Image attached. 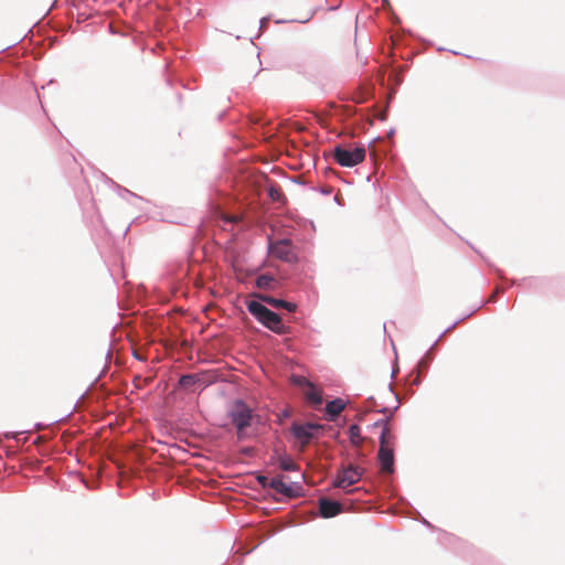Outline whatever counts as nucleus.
<instances>
[{"instance_id": "12", "label": "nucleus", "mask_w": 565, "mask_h": 565, "mask_svg": "<svg viewBox=\"0 0 565 565\" xmlns=\"http://www.w3.org/2000/svg\"><path fill=\"white\" fill-rule=\"evenodd\" d=\"M254 297L258 298L260 301L266 302L267 305L274 308H284L289 312L295 311L296 305L292 302H288L281 299H276L271 296L263 295V294H254Z\"/></svg>"}, {"instance_id": "1", "label": "nucleus", "mask_w": 565, "mask_h": 565, "mask_svg": "<svg viewBox=\"0 0 565 565\" xmlns=\"http://www.w3.org/2000/svg\"><path fill=\"white\" fill-rule=\"evenodd\" d=\"M392 414L384 419L377 420L372 425V428H381L380 434V449L377 454L379 461L382 470L386 473L393 472L394 467V445L395 435L392 431L390 424Z\"/></svg>"}, {"instance_id": "21", "label": "nucleus", "mask_w": 565, "mask_h": 565, "mask_svg": "<svg viewBox=\"0 0 565 565\" xmlns=\"http://www.w3.org/2000/svg\"><path fill=\"white\" fill-rule=\"evenodd\" d=\"M284 416H285V417L290 416V412H289L288 409H286V411L284 412Z\"/></svg>"}, {"instance_id": "5", "label": "nucleus", "mask_w": 565, "mask_h": 565, "mask_svg": "<svg viewBox=\"0 0 565 565\" xmlns=\"http://www.w3.org/2000/svg\"><path fill=\"white\" fill-rule=\"evenodd\" d=\"M347 405L348 402L341 397L328 401L324 408L322 409V416L320 419L335 423V427H340L341 425L338 424V419L340 418L342 412L345 409Z\"/></svg>"}, {"instance_id": "23", "label": "nucleus", "mask_w": 565, "mask_h": 565, "mask_svg": "<svg viewBox=\"0 0 565 565\" xmlns=\"http://www.w3.org/2000/svg\"><path fill=\"white\" fill-rule=\"evenodd\" d=\"M319 401H320V404H321V403H322V396H321V395H320V397H319Z\"/></svg>"}, {"instance_id": "18", "label": "nucleus", "mask_w": 565, "mask_h": 565, "mask_svg": "<svg viewBox=\"0 0 565 565\" xmlns=\"http://www.w3.org/2000/svg\"><path fill=\"white\" fill-rule=\"evenodd\" d=\"M195 383V376L194 375H183L180 379V385L183 387H188Z\"/></svg>"}, {"instance_id": "19", "label": "nucleus", "mask_w": 565, "mask_h": 565, "mask_svg": "<svg viewBox=\"0 0 565 565\" xmlns=\"http://www.w3.org/2000/svg\"><path fill=\"white\" fill-rule=\"evenodd\" d=\"M270 479L271 478H268L266 476H258L257 477V481L258 483L263 487V488H270Z\"/></svg>"}, {"instance_id": "9", "label": "nucleus", "mask_w": 565, "mask_h": 565, "mask_svg": "<svg viewBox=\"0 0 565 565\" xmlns=\"http://www.w3.org/2000/svg\"><path fill=\"white\" fill-rule=\"evenodd\" d=\"M361 477L362 471L358 467L350 466L337 477L334 486L338 488L345 489L358 482L361 479Z\"/></svg>"}, {"instance_id": "15", "label": "nucleus", "mask_w": 565, "mask_h": 565, "mask_svg": "<svg viewBox=\"0 0 565 565\" xmlns=\"http://www.w3.org/2000/svg\"><path fill=\"white\" fill-rule=\"evenodd\" d=\"M278 462L279 468L284 471H294L297 469L296 462L288 456H280Z\"/></svg>"}, {"instance_id": "10", "label": "nucleus", "mask_w": 565, "mask_h": 565, "mask_svg": "<svg viewBox=\"0 0 565 565\" xmlns=\"http://www.w3.org/2000/svg\"><path fill=\"white\" fill-rule=\"evenodd\" d=\"M270 488L277 493L291 498L296 495V488L294 482H289L286 477L277 476L270 479Z\"/></svg>"}, {"instance_id": "22", "label": "nucleus", "mask_w": 565, "mask_h": 565, "mask_svg": "<svg viewBox=\"0 0 565 565\" xmlns=\"http://www.w3.org/2000/svg\"><path fill=\"white\" fill-rule=\"evenodd\" d=\"M260 22H262V25H263L264 23H266V20H265V19H262V21H260Z\"/></svg>"}, {"instance_id": "11", "label": "nucleus", "mask_w": 565, "mask_h": 565, "mask_svg": "<svg viewBox=\"0 0 565 565\" xmlns=\"http://www.w3.org/2000/svg\"><path fill=\"white\" fill-rule=\"evenodd\" d=\"M343 511V505L338 501L320 498V518H333Z\"/></svg>"}, {"instance_id": "8", "label": "nucleus", "mask_w": 565, "mask_h": 565, "mask_svg": "<svg viewBox=\"0 0 565 565\" xmlns=\"http://www.w3.org/2000/svg\"><path fill=\"white\" fill-rule=\"evenodd\" d=\"M269 253L271 257L290 263L295 259L291 245L287 239L278 241L270 244Z\"/></svg>"}, {"instance_id": "14", "label": "nucleus", "mask_w": 565, "mask_h": 565, "mask_svg": "<svg viewBox=\"0 0 565 565\" xmlns=\"http://www.w3.org/2000/svg\"><path fill=\"white\" fill-rule=\"evenodd\" d=\"M275 279L269 275H260L256 279V286L259 289L270 290L274 288Z\"/></svg>"}, {"instance_id": "16", "label": "nucleus", "mask_w": 565, "mask_h": 565, "mask_svg": "<svg viewBox=\"0 0 565 565\" xmlns=\"http://www.w3.org/2000/svg\"><path fill=\"white\" fill-rule=\"evenodd\" d=\"M268 195L270 196V199L275 202H280L284 200V193L282 191L280 190L279 186H276V185H270L269 189H268Z\"/></svg>"}, {"instance_id": "3", "label": "nucleus", "mask_w": 565, "mask_h": 565, "mask_svg": "<svg viewBox=\"0 0 565 565\" xmlns=\"http://www.w3.org/2000/svg\"><path fill=\"white\" fill-rule=\"evenodd\" d=\"M365 153L364 146H359L353 149L335 147L333 157L342 167H354L364 161Z\"/></svg>"}, {"instance_id": "7", "label": "nucleus", "mask_w": 565, "mask_h": 565, "mask_svg": "<svg viewBox=\"0 0 565 565\" xmlns=\"http://www.w3.org/2000/svg\"><path fill=\"white\" fill-rule=\"evenodd\" d=\"M291 382L300 388L301 394L303 395V398L308 405H318V393L313 383L299 375H292Z\"/></svg>"}, {"instance_id": "20", "label": "nucleus", "mask_w": 565, "mask_h": 565, "mask_svg": "<svg viewBox=\"0 0 565 565\" xmlns=\"http://www.w3.org/2000/svg\"><path fill=\"white\" fill-rule=\"evenodd\" d=\"M339 4H340V0H331V4L328 10L330 11V10L339 7Z\"/></svg>"}, {"instance_id": "13", "label": "nucleus", "mask_w": 565, "mask_h": 565, "mask_svg": "<svg viewBox=\"0 0 565 565\" xmlns=\"http://www.w3.org/2000/svg\"><path fill=\"white\" fill-rule=\"evenodd\" d=\"M350 441L353 446L360 447L363 444V437L361 436V428L358 425H351L349 428Z\"/></svg>"}, {"instance_id": "17", "label": "nucleus", "mask_w": 565, "mask_h": 565, "mask_svg": "<svg viewBox=\"0 0 565 565\" xmlns=\"http://www.w3.org/2000/svg\"><path fill=\"white\" fill-rule=\"evenodd\" d=\"M319 429H320V435H324L328 433L330 435V437H335L339 434V431L337 429H334L333 426H330V425L320 424Z\"/></svg>"}, {"instance_id": "2", "label": "nucleus", "mask_w": 565, "mask_h": 565, "mask_svg": "<svg viewBox=\"0 0 565 565\" xmlns=\"http://www.w3.org/2000/svg\"><path fill=\"white\" fill-rule=\"evenodd\" d=\"M246 306L250 315H253L266 328L278 334L286 332V327L282 323L281 318L276 312L265 307L260 301L250 300Z\"/></svg>"}, {"instance_id": "6", "label": "nucleus", "mask_w": 565, "mask_h": 565, "mask_svg": "<svg viewBox=\"0 0 565 565\" xmlns=\"http://www.w3.org/2000/svg\"><path fill=\"white\" fill-rule=\"evenodd\" d=\"M318 429V424L315 423H307V424H299L294 423L291 426V433L296 439V441L301 446L305 447L310 443V440L315 436V431Z\"/></svg>"}, {"instance_id": "4", "label": "nucleus", "mask_w": 565, "mask_h": 565, "mask_svg": "<svg viewBox=\"0 0 565 565\" xmlns=\"http://www.w3.org/2000/svg\"><path fill=\"white\" fill-rule=\"evenodd\" d=\"M231 418L237 434L241 436L245 428L250 426L252 409L242 401H237L231 411Z\"/></svg>"}]
</instances>
